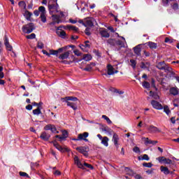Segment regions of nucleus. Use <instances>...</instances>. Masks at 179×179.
I'll list each match as a JSON object with an SVG mask.
<instances>
[{
  "instance_id": "nucleus-59",
  "label": "nucleus",
  "mask_w": 179,
  "mask_h": 179,
  "mask_svg": "<svg viewBox=\"0 0 179 179\" xmlns=\"http://www.w3.org/2000/svg\"><path fill=\"white\" fill-rule=\"evenodd\" d=\"M42 52H43V54L44 55H46L47 57H51V54H50V52H47V50H42Z\"/></svg>"
},
{
  "instance_id": "nucleus-48",
  "label": "nucleus",
  "mask_w": 179,
  "mask_h": 179,
  "mask_svg": "<svg viewBox=\"0 0 179 179\" xmlns=\"http://www.w3.org/2000/svg\"><path fill=\"white\" fill-rule=\"evenodd\" d=\"M3 41H4V45H6V44H9V38H8V36L6 34H5L3 37Z\"/></svg>"
},
{
  "instance_id": "nucleus-11",
  "label": "nucleus",
  "mask_w": 179,
  "mask_h": 179,
  "mask_svg": "<svg viewBox=\"0 0 179 179\" xmlns=\"http://www.w3.org/2000/svg\"><path fill=\"white\" fill-rule=\"evenodd\" d=\"M148 129L150 134H156L157 132H162V130H160L159 128L153 125H150L148 128Z\"/></svg>"
},
{
  "instance_id": "nucleus-15",
  "label": "nucleus",
  "mask_w": 179,
  "mask_h": 179,
  "mask_svg": "<svg viewBox=\"0 0 179 179\" xmlns=\"http://www.w3.org/2000/svg\"><path fill=\"white\" fill-rule=\"evenodd\" d=\"M41 139H43V141H48V139H50V138H51V135H50V134L43 131L41 133V136H40Z\"/></svg>"
},
{
  "instance_id": "nucleus-40",
  "label": "nucleus",
  "mask_w": 179,
  "mask_h": 179,
  "mask_svg": "<svg viewBox=\"0 0 179 179\" xmlns=\"http://www.w3.org/2000/svg\"><path fill=\"white\" fill-rule=\"evenodd\" d=\"M151 86L157 92V87H156V80H155V78H151Z\"/></svg>"
},
{
  "instance_id": "nucleus-64",
  "label": "nucleus",
  "mask_w": 179,
  "mask_h": 179,
  "mask_svg": "<svg viewBox=\"0 0 179 179\" xmlns=\"http://www.w3.org/2000/svg\"><path fill=\"white\" fill-rule=\"evenodd\" d=\"M62 136H64L66 139L68 136V131H66V130L62 131Z\"/></svg>"
},
{
  "instance_id": "nucleus-41",
  "label": "nucleus",
  "mask_w": 179,
  "mask_h": 179,
  "mask_svg": "<svg viewBox=\"0 0 179 179\" xmlns=\"http://www.w3.org/2000/svg\"><path fill=\"white\" fill-rule=\"evenodd\" d=\"M143 166V167H148V169H150V167L153 166V164H152V162H144Z\"/></svg>"
},
{
  "instance_id": "nucleus-49",
  "label": "nucleus",
  "mask_w": 179,
  "mask_h": 179,
  "mask_svg": "<svg viewBox=\"0 0 179 179\" xmlns=\"http://www.w3.org/2000/svg\"><path fill=\"white\" fill-rule=\"evenodd\" d=\"M130 62L131 64V66L134 69L136 68V61L134 59H130Z\"/></svg>"
},
{
  "instance_id": "nucleus-53",
  "label": "nucleus",
  "mask_w": 179,
  "mask_h": 179,
  "mask_svg": "<svg viewBox=\"0 0 179 179\" xmlns=\"http://www.w3.org/2000/svg\"><path fill=\"white\" fill-rule=\"evenodd\" d=\"M60 62H61V64H64V65H71V64H72L73 61L68 62L67 60H62Z\"/></svg>"
},
{
  "instance_id": "nucleus-51",
  "label": "nucleus",
  "mask_w": 179,
  "mask_h": 179,
  "mask_svg": "<svg viewBox=\"0 0 179 179\" xmlns=\"http://www.w3.org/2000/svg\"><path fill=\"white\" fill-rule=\"evenodd\" d=\"M38 10H39V12H41V13H43V15L45 14V7L40 6L38 8Z\"/></svg>"
},
{
  "instance_id": "nucleus-39",
  "label": "nucleus",
  "mask_w": 179,
  "mask_h": 179,
  "mask_svg": "<svg viewBox=\"0 0 179 179\" xmlns=\"http://www.w3.org/2000/svg\"><path fill=\"white\" fill-rule=\"evenodd\" d=\"M164 68L163 71H165V72H171V71H173V69L167 64H165Z\"/></svg>"
},
{
  "instance_id": "nucleus-44",
  "label": "nucleus",
  "mask_w": 179,
  "mask_h": 179,
  "mask_svg": "<svg viewBox=\"0 0 179 179\" xmlns=\"http://www.w3.org/2000/svg\"><path fill=\"white\" fill-rule=\"evenodd\" d=\"M5 46L7 51H13V48L11 46L10 43H7Z\"/></svg>"
},
{
  "instance_id": "nucleus-52",
  "label": "nucleus",
  "mask_w": 179,
  "mask_h": 179,
  "mask_svg": "<svg viewBox=\"0 0 179 179\" xmlns=\"http://www.w3.org/2000/svg\"><path fill=\"white\" fill-rule=\"evenodd\" d=\"M92 69V66L87 64V67L83 69V71H85L86 72H91Z\"/></svg>"
},
{
  "instance_id": "nucleus-50",
  "label": "nucleus",
  "mask_w": 179,
  "mask_h": 179,
  "mask_svg": "<svg viewBox=\"0 0 179 179\" xmlns=\"http://www.w3.org/2000/svg\"><path fill=\"white\" fill-rule=\"evenodd\" d=\"M83 166L87 167V169H90L91 170H93L94 169V167L92 164H87L86 162L84 163Z\"/></svg>"
},
{
  "instance_id": "nucleus-26",
  "label": "nucleus",
  "mask_w": 179,
  "mask_h": 179,
  "mask_svg": "<svg viewBox=\"0 0 179 179\" xmlns=\"http://www.w3.org/2000/svg\"><path fill=\"white\" fill-rule=\"evenodd\" d=\"M169 92L172 96H177L178 94V90L176 87H171L169 90Z\"/></svg>"
},
{
  "instance_id": "nucleus-33",
  "label": "nucleus",
  "mask_w": 179,
  "mask_h": 179,
  "mask_svg": "<svg viewBox=\"0 0 179 179\" xmlns=\"http://www.w3.org/2000/svg\"><path fill=\"white\" fill-rule=\"evenodd\" d=\"M32 113L34 115H40V114H41V108L38 107L36 109L33 110Z\"/></svg>"
},
{
  "instance_id": "nucleus-21",
  "label": "nucleus",
  "mask_w": 179,
  "mask_h": 179,
  "mask_svg": "<svg viewBox=\"0 0 179 179\" xmlns=\"http://www.w3.org/2000/svg\"><path fill=\"white\" fill-rule=\"evenodd\" d=\"M83 59H84V61H86V62L91 61L92 56L89 54L84 55L82 59L77 60V62H80V61H83Z\"/></svg>"
},
{
  "instance_id": "nucleus-56",
  "label": "nucleus",
  "mask_w": 179,
  "mask_h": 179,
  "mask_svg": "<svg viewBox=\"0 0 179 179\" xmlns=\"http://www.w3.org/2000/svg\"><path fill=\"white\" fill-rule=\"evenodd\" d=\"M37 47L38 48H40V50H43V48H44V43L42 42H38Z\"/></svg>"
},
{
  "instance_id": "nucleus-13",
  "label": "nucleus",
  "mask_w": 179,
  "mask_h": 179,
  "mask_svg": "<svg viewBox=\"0 0 179 179\" xmlns=\"http://www.w3.org/2000/svg\"><path fill=\"white\" fill-rule=\"evenodd\" d=\"M70 54H71V50H69L67 52H65L59 55L58 58H59V59H62V60L67 59V58L69 57Z\"/></svg>"
},
{
  "instance_id": "nucleus-18",
  "label": "nucleus",
  "mask_w": 179,
  "mask_h": 179,
  "mask_svg": "<svg viewBox=\"0 0 179 179\" xmlns=\"http://www.w3.org/2000/svg\"><path fill=\"white\" fill-rule=\"evenodd\" d=\"M66 103L68 107H71V108H73V110H74V111H76V110H78V104L76 103L71 101H67Z\"/></svg>"
},
{
  "instance_id": "nucleus-34",
  "label": "nucleus",
  "mask_w": 179,
  "mask_h": 179,
  "mask_svg": "<svg viewBox=\"0 0 179 179\" xmlns=\"http://www.w3.org/2000/svg\"><path fill=\"white\" fill-rule=\"evenodd\" d=\"M116 45H120V48H125V43L121 40H116Z\"/></svg>"
},
{
  "instance_id": "nucleus-14",
  "label": "nucleus",
  "mask_w": 179,
  "mask_h": 179,
  "mask_svg": "<svg viewBox=\"0 0 179 179\" xmlns=\"http://www.w3.org/2000/svg\"><path fill=\"white\" fill-rule=\"evenodd\" d=\"M62 101H65V102H68V101H78V97H75V96H66L64 98H62L61 99Z\"/></svg>"
},
{
  "instance_id": "nucleus-29",
  "label": "nucleus",
  "mask_w": 179,
  "mask_h": 179,
  "mask_svg": "<svg viewBox=\"0 0 179 179\" xmlns=\"http://www.w3.org/2000/svg\"><path fill=\"white\" fill-rule=\"evenodd\" d=\"M64 29H68L69 30H73V31H79V28L73 25H67Z\"/></svg>"
},
{
  "instance_id": "nucleus-16",
  "label": "nucleus",
  "mask_w": 179,
  "mask_h": 179,
  "mask_svg": "<svg viewBox=\"0 0 179 179\" xmlns=\"http://www.w3.org/2000/svg\"><path fill=\"white\" fill-rule=\"evenodd\" d=\"M134 54L137 55V57H141V52L142 49L141 48V45H138L133 48Z\"/></svg>"
},
{
  "instance_id": "nucleus-63",
  "label": "nucleus",
  "mask_w": 179,
  "mask_h": 179,
  "mask_svg": "<svg viewBox=\"0 0 179 179\" xmlns=\"http://www.w3.org/2000/svg\"><path fill=\"white\" fill-rule=\"evenodd\" d=\"M40 164L37 162H32L31 163V167H38Z\"/></svg>"
},
{
  "instance_id": "nucleus-8",
  "label": "nucleus",
  "mask_w": 179,
  "mask_h": 179,
  "mask_svg": "<svg viewBox=\"0 0 179 179\" xmlns=\"http://www.w3.org/2000/svg\"><path fill=\"white\" fill-rule=\"evenodd\" d=\"M105 76H110L111 75H114V67L111 64L107 65V73H103Z\"/></svg>"
},
{
  "instance_id": "nucleus-25",
  "label": "nucleus",
  "mask_w": 179,
  "mask_h": 179,
  "mask_svg": "<svg viewBox=\"0 0 179 179\" xmlns=\"http://www.w3.org/2000/svg\"><path fill=\"white\" fill-rule=\"evenodd\" d=\"M149 66H150V62H141V69H149Z\"/></svg>"
},
{
  "instance_id": "nucleus-6",
  "label": "nucleus",
  "mask_w": 179,
  "mask_h": 179,
  "mask_svg": "<svg viewBox=\"0 0 179 179\" xmlns=\"http://www.w3.org/2000/svg\"><path fill=\"white\" fill-rule=\"evenodd\" d=\"M48 8L50 13H52V9H58V3H55L54 1H49Z\"/></svg>"
},
{
  "instance_id": "nucleus-42",
  "label": "nucleus",
  "mask_w": 179,
  "mask_h": 179,
  "mask_svg": "<svg viewBox=\"0 0 179 179\" xmlns=\"http://www.w3.org/2000/svg\"><path fill=\"white\" fill-rule=\"evenodd\" d=\"M102 118H103V120H106L108 124H113V122L111 121V120H110V118L107 117L106 115H103Z\"/></svg>"
},
{
  "instance_id": "nucleus-9",
  "label": "nucleus",
  "mask_w": 179,
  "mask_h": 179,
  "mask_svg": "<svg viewBox=\"0 0 179 179\" xmlns=\"http://www.w3.org/2000/svg\"><path fill=\"white\" fill-rule=\"evenodd\" d=\"M94 18L93 17H88V18H86V20H85V26L86 27H93L94 26Z\"/></svg>"
},
{
  "instance_id": "nucleus-55",
  "label": "nucleus",
  "mask_w": 179,
  "mask_h": 179,
  "mask_svg": "<svg viewBox=\"0 0 179 179\" xmlns=\"http://www.w3.org/2000/svg\"><path fill=\"white\" fill-rule=\"evenodd\" d=\"M52 127V124H47L45 126L44 129L45 131H51V128Z\"/></svg>"
},
{
  "instance_id": "nucleus-43",
  "label": "nucleus",
  "mask_w": 179,
  "mask_h": 179,
  "mask_svg": "<svg viewBox=\"0 0 179 179\" xmlns=\"http://www.w3.org/2000/svg\"><path fill=\"white\" fill-rule=\"evenodd\" d=\"M164 42L168 43L169 44H172V43H174V39L166 37L165 38Z\"/></svg>"
},
{
  "instance_id": "nucleus-1",
  "label": "nucleus",
  "mask_w": 179,
  "mask_h": 179,
  "mask_svg": "<svg viewBox=\"0 0 179 179\" xmlns=\"http://www.w3.org/2000/svg\"><path fill=\"white\" fill-rule=\"evenodd\" d=\"M76 150H78L79 153L83 155L85 157H89V146H80L76 148Z\"/></svg>"
},
{
  "instance_id": "nucleus-7",
  "label": "nucleus",
  "mask_w": 179,
  "mask_h": 179,
  "mask_svg": "<svg viewBox=\"0 0 179 179\" xmlns=\"http://www.w3.org/2000/svg\"><path fill=\"white\" fill-rule=\"evenodd\" d=\"M151 105L152 106L153 108H155V110H163V106H162V104L157 101H151Z\"/></svg>"
},
{
  "instance_id": "nucleus-3",
  "label": "nucleus",
  "mask_w": 179,
  "mask_h": 179,
  "mask_svg": "<svg viewBox=\"0 0 179 179\" xmlns=\"http://www.w3.org/2000/svg\"><path fill=\"white\" fill-rule=\"evenodd\" d=\"M52 143H53V146H55V148H56V149H57V150H59L62 153H65L66 152H69V148H62V146L59 145V144H58V143H57L56 141H52Z\"/></svg>"
},
{
  "instance_id": "nucleus-24",
  "label": "nucleus",
  "mask_w": 179,
  "mask_h": 179,
  "mask_svg": "<svg viewBox=\"0 0 179 179\" xmlns=\"http://www.w3.org/2000/svg\"><path fill=\"white\" fill-rule=\"evenodd\" d=\"M119 141H120V137L118 136V134L115 133L112 138V142H113L114 145H117Z\"/></svg>"
},
{
  "instance_id": "nucleus-38",
  "label": "nucleus",
  "mask_w": 179,
  "mask_h": 179,
  "mask_svg": "<svg viewBox=\"0 0 179 179\" xmlns=\"http://www.w3.org/2000/svg\"><path fill=\"white\" fill-rule=\"evenodd\" d=\"M41 20L43 22V23H45L47 22V17H45V14L44 13H41Z\"/></svg>"
},
{
  "instance_id": "nucleus-36",
  "label": "nucleus",
  "mask_w": 179,
  "mask_h": 179,
  "mask_svg": "<svg viewBox=\"0 0 179 179\" xmlns=\"http://www.w3.org/2000/svg\"><path fill=\"white\" fill-rule=\"evenodd\" d=\"M143 87H144V89H150V83L147 81H144L143 83Z\"/></svg>"
},
{
  "instance_id": "nucleus-22",
  "label": "nucleus",
  "mask_w": 179,
  "mask_h": 179,
  "mask_svg": "<svg viewBox=\"0 0 179 179\" xmlns=\"http://www.w3.org/2000/svg\"><path fill=\"white\" fill-rule=\"evenodd\" d=\"M147 44L150 50H156V48H157V43L155 42L149 41Z\"/></svg>"
},
{
  "instance_id": "nucleus-61",
  "label": "nucleus",
  "mask_w": 179,
  "mask_h": 179,
  "mask_svg": "<svg viewBox=\"0 0 179 179\" xmlns=\"http://www.w3.org/2000/svg\"><path fill=\"white\" fill-rule=\"evenodd\" d=\"M172 8L173 9V10H177L178 9V3H174L172 6Z\"/></svg>"
},
{
  "instance_id": "nucleus-62",
  "label": "nucleus",
  "mask_w": 179,
  "mask_h": 179,
  "mask_svg": "<svg viewBox=\"0 0 179 179\" xmlns=\"http://www.w3.org/2000/svg\"><path fill=\"white\" fill-rule=\"evenodd\" d=\"M73 52L75 55H77V57H80V55H82V52H80L78 50H73Z\"/></svg>"
},
{
  "instance_id": "nucleus-12",
  "label": "nucleus",
  "mask_w": 179,
  "mask_h": 179,
  "mask_svg": "<svg viewBox=\"0 0 179 179\" xmlns=\"http://www.w3.org/2000/svg\"><path fill=\"white\" fill-rule=\"evenodd\" d=\"M89 136V134L87 132H84L83 134H78V139L80 141H85V142H89V140L86 138Z\"/></svg>"
},
{
  "instance_id": "nucleus-27",
  "label": "nucleus",
  "mask_w": 179,
  "mask_h": 179,
  "mask_svg": "<svg viewBox=\"0 0 179 179\" xmlns=\"http://www.w3.org/2000/svg\"><path fill=\"white\" fill-rule=\"evenodd\" d=\"M100 34L101 37H104L105 38H108V37H110V34L108 33V31H107V30L101 31Z\"/></svg>"
},
{
  "instance_id": "nucleus-54",
  "label": "nucleus",
  "mask_w": 179,
  "mask_h": 179,
  "mask_svg": "<svg viewBox=\"0 0 179 179\" xmlns=\"http://www.w3.org/2000/svg\"><path fill=\"white\" fill-rule=\"evenodd\" d=\"M133 152H134V153H141V149H139V147L136 146L133 148Z\"/></svg>"
},
{
  "instance_id": "nucleus-30",
  "label": "nucleus",
  "mask_w": 179,
  "mask_h": 179,
  "mask_svg": "<svg viewBox=\"0 0 179 179\" xmlns=\"http://www.w3.org/2000/svg\"><path fill=\"white\" fill-rule=\"evenodd\" d=\"M32 15H33V13H31L29 10H25L24 16L25 19H27V20H30Z\"/></svg>"
},
{
  "instance_id": "nucleus-2",
  "label": "nucleus",
  "mask_w": 179,
  "mask_h": 179,
  "mask_svg": "<svg viewBox=\"0 0 179 179\" xmlns=\"http://www.w3.org/2000/svg\"><path fill=\"white\" fill-rule=\"evenodd\" d=\"M35 29L36 27H34V24L33 22H30L23 27V31L27 34H30V33H32L33 30Z\"/></svg>"
},
{
  "instance_id": "nucleus-31",
  "label": "nucleus",
  "mask_w": 179,
  "mask_h": 179,
  "mask_svg": "<svg viewBox=\"0 0 179 179\" xmlns=\"http://www.w3.org/2000/svg\"><path fill=\"white\" fill-rule=\"evenodd\" d=\"M138 159V160H146L147 162H149L150 158H149V155L144 154L143 157L139 156Z\"/></svg>"
},
{
  "instance_id": "nucleus-28",
  "label": "nucleus",
  "mask_w": 179,
  "mask_h": 179,
  "mask_svg": "<svg viewBox=\"0 0 179 179\" xmlns=\"http://www.w3.org/2000/svg\"><path fill=\"white\" fill-rule=\"evenodd\" d=\"M108 141H110L108 137H107V136L103 137V139L101 140L102 145H103L104 146H106L107 148V146H108Z\"/></svg>"
},
{
  "instance_id": "nucleus-32",
  "label": "nucleus",
  "mask_w": 179,
  "mask_h": 179,
  "mask_svg": "<svg viewBox=\"0 0 179 179\" xmlns=\"http://www.w3.org/2000/svg\"><path fill=\"white\" fill-rule=\"evenodd\" d=\"M102 131L110 134L113 133V129H111V128L108 127V126L103 127Z\"/></svg>"
},
{
  "instance_id": "nucleus-47",
  "label": "nucleus",
  "mask_w": 179,
  "mask_h": 179,
  "mask_svg": "<svg viewBox=\"0 0 179 179\" xmlns=\"http://www.w3.org/2000/svg\"><path fill=\"white\" fill-rule=\"evenodd\" d=\"M55 138H57L59 142H62V141H66V138H65V137L63 136L56 135Z\"/></svg>"
},
{
  "instance_id": "nucleus-45",
  "label": "nucleus",
  "mask_w": 179,
  "mask_h": 179,
  "mask_svg": "<svg viewBox=\"0 0 179 179\" xmlns=\"http://www.w3.org/2000/svg\"><path fill=\"white\" fill-rule=\"evenodd\" d=\"M164 111L166 113L167 115L171 113V110H170V108H169V106H164Z\"/></svg>"
},
{
  "instance_id": "nucleus-5",
  "label": "nucleus",
  "mask_w": 179,
  "mask_h": 179,
  "mask_svg": "<svg viewBox=\"0 0 179 179\" xmlns=\"http://www.w3.org/2000/svg\"><path fill=\"white\" fill-rule=\"evenodd\" d=\"M157 160H158L159 163H164V164H173V161H171V159H167L164 157H157Z\"/></svg>"
},
{
  "instance_id": "nucleus-57",
  "label": "nucleus",
  "mask_w": 179,
  "mask_h": 179,
  "mask_svg": "<svg viewBox=\"0 0 179 179\" xmlns=\"http://www.w3.org/2000/svg\"><path fill=\"white\" fill-rule=\"evenodd\" d=\"M85 33L86 34V36H91L92 33H90V28H86Z\"/></svg>"
},
{
  "instance_id": "nucleus-46",
  "label": "nucleus",
  "mask_w": 179,
  "mask_h": 179,
  "mask_svg": "<svg viewBox=\"0 0 179 179\" xmlns=\"http://www.w3.org/2000/svg\"><path fill=\"white\" fill-rule=\"evenodd\" d=\"M50 131L51 132H52L53 134H59V131H57V127H55V125L52 124V127L50 128Z\"/></svg>"
},
{
  "instance_id": "nucleus-19",
  "label": "nucleus",
  "mask_w": 179,
  "mask_h": 179,
  "mask_svg": "<svg viewBox=\"0 0 179 179\" xmlns=\"http://www.w3.org/2000/svg\"><path fill=\"white\" fill-rule=\"evenodd\" d=\"M107 43L110 45V47H115L117 45V40L114 38H109L107 40Z\"/></svg>"
},
{
  "instance_id": "nucleus-17",
  "label": "nucleus",
  "mask_w": 179,
  "mask_h": 179,
  "mask_svg": "<svg viewBox=\"0 0 179 179\" xmlns=\"http://www.w3.org/2000/svg\"><path fill=\"white\" fill-rule=\"evenodd\" d=\"M143 139L145 145H156V143H159V141L149 140V138L144 137Z\"/></svg>"
},
{
  "instance_id": "nucleus-60",
  "label": "nucleus",
  "mask_w": 179,
  "mask_h": 179,
  "mask_svg": "<svg viewBox=\"0 0 179 179\" xmlns=\"http://www.w3.org/2000/svg\"><path fill=\"white\" fill-rule=\"evenodd\" d=\"M52 18L53 21H57L58 19L59 18V15H52Z\"/></svg>"
},
{
  "instance_id": "nucleus-4",
  "label": "nucleus",
  "mask_w": 179,
  "mask_h": 179,
  "mask_svg": "<svg viewBox=\"0 0 179 179\" xmlns=\"http://www.w3.org/2000/svg\"><path fill=\"white\" fill-rule=\"evenodd\" d=\"M65 50H66V46L60 48L57 50H52V49L50 50L49 52H50V55H55L56 57H58V54H61V53L64 52V51H65Z\"/></svg>"
},
{
  "instance_id": "nucleus-58",
  "label": "nucleus",
  "mask_w": 179,
  "mask_h": 179,
  "mask_svg": "<svg viewBox=\"0 0 179 179\" xmlns=\"http://www.w3.org/2000/svg\"><path fill=\"white\" fill-rule=\"evenodd\" d=\"M170 0H162V3L164 6H169V3Z\"/></svg>"
},
{
  "instance_id": "nucleus-35",
  "label": "nucleus",
  "mask_w": 179,
  "mask_h": 179,
  "mask_svg": "<svg viewBox=\"0 0 179 179\" xmlns=\"http://www.w3.org/2000/svg\"><path fill=\"white\" fill-rule=\"evenodd\" d=\"M57 34H58V36L59 37H62V38H64L65 36H66V32H65V31L62 30L61 31H57Z\"/></svg>"
},
{
  "instance_id": "nucleus-20",
  "label": "nucleus",
  "mask_w": 179,
  "mask_h": 179,
  "mask_svg": "<svg viewBox=\"0 0 179 179\" xmlns=\"http://www.w3.org/2000/svg\"><path fill=\"white\" fill-rule=\"evenodd\" d=\"M160 171H162V173H164L165 176H169V174H170V170H169V168L166 166H161Z\"/></svg>"
},
{
  "instance_id": "nucleus-23",
  "label": "nucleus",
  "mask_w": 179,
  "mask_h": 179,
  "mask_svg": "<svg viewBox=\"0 0 179 179\" xmlns=\"http://www.w3.org/2000/svg\"><path fill=\"white\" fill-rule=\"evenodd\" d=\"M166 66V62H160L158 64H157V69H159V71H163L164 69V66Z\"/></svg>"
},
{
  "instance_id": "nucleus-37",
  "label": "nucleus",
  "mask_w": 179,
  "mask_h": 179,
  "mask_svg": "<svg viewBox=\"0 0 179 179\" xmlns=\"http://www.w3.org/2000/svg\"><path fill=\"white\" fill-rule=\"evenodd\" d=\"M26 38H27V40H34V38H36V34H31L30 35H27Z\"/></svg>"
},
{
  "instance_id": "nucleus-10",
  "label": "nucleus",
  "mask_w": 179,
  "mask_h": 179,
  "mask_svg": "<svg viewBox=\"0 0 179 179\" xmlns=\"http://www.w3.org/2000/svg\"><path fill=\"white\" fill-rule=\"evenodd\" d=\"M74 164L78 166V169H82L83 170L85 169V166L80 162V159H79V157L78 156L74 157Z\"/></svg>"
}]
</instances>
